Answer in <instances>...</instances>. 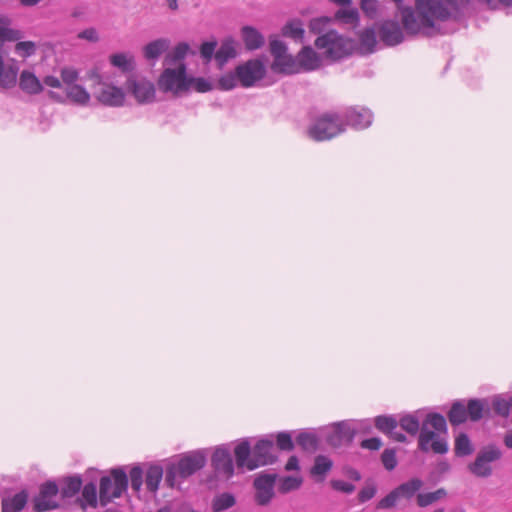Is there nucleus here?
I'll return each instance as SVG.
<instances>
[{
  "mask_svg": "<svg viewBox=\"0 0 512 512\" xmlns=\"http://www.w3.org/2000/svg\"><path fill=\"white\" fill-rule=\"evenodd\" d=\"M59 493V487L53 480L42 483L39 493L33 498V508L36 512H45L59 507L55 497Z\"/></svg>",
  "mask_w": 512,
  "mask_h": 512,
  "instance_id": "nucleus-13",
  "label": "nucleus"
},
{
  "mask_svg": "<svg viewBox=\"0 0 512 512\" xmlns=\"http://www.w3.org/2000/svg\"><path fill=\"white\" fill-rule=\"evenodd\" d=\"M474 452V445L465 432H460L454 440V453L457 457H466Z\"/></svg>",
  "mask_w": 512,
  "mask_h": 512,
  "instance_id": "nucleus-32",
  "label": "nucleus"
},
{
  "mask_svg": "<svg viewBox=\"0 0 512 512\" xmlns=\"http://www.w3.org/2000/svg\"><path fill=\"white\" fill-rule=\"evenodd\" d=\"M111 65L118 68L122 73H130L135 69V59L128 53H115L109 57Z\"/></svg>",
  "mask_w": 512,
  "mask_h": 512,
  "instance_id": "nucleus-28",
  "label": "nucleus"
},
{
  "mask_svg": "<svg viewBox=\"0 0 512 512\" xmlns=\"http://www.w3.org/2000/svg\"><path fill=\"white\" fill-rule=\"evenodd\" d=\"M345 130L351 127L356 130H363L371 126L373 113L363 106H349L341 113Z\"/></svg>",
  "mask_w": 512,
  "mask_h": 512,
  "instance_id": "nucleus-12",
  "label": "nucleus"
},
{
  "mask_svg": "<svg viewBox=\"0 0 512 512\" xmlns=\"http://www.w3.org/2000/svg\"><path fill=\"white\" fill-rule=\"evenodd\" d=\"M239 81L237 72H228L222 75L218 80V88L223 91H229L237 86Z\"/></svg>",
  "mask_w": 512,
  "mask_h": 512,
  "instance_id": "nucleus-50",
  "label": "nucleus"
},
{
  "mask_svg": "<svg viewBox=\"0 0 512 512\" xmlns=\"http://www.w3.org/2000/svg\"><path fill=\"white\" fill-rule=\"evenodd\" d=\"M143 475H144L143 469L139 464L131 467V469L129 471L128 479L131 483V488L135 492H140V490H141V487L143 485Z\"/></svg>",
  "mask_w": 512,
  "mask_h": 512,
  "instance_id": "nucleus-47",
  "label": "nucleus"
},
{
  "mask_svg": "<svg viewBox=\"0 0 512 512\" xmlns=\"http://www.w3.org/2000/svg\"><path fill=\"white\" fill-rule=\"evenodd\" d=\"M240 35L247 51H255L261 49L265 44L264 35L253 26H243L240 29Z\"/></svg>",
  "mask_w": 512,
  "mask_h": 512,
  "instance_id": "nucleus-19",
  "label": "nucleus"
},
{
  "mask_svg": "<svg viewBox=\"0 0 512 512\" xmlns=\"http://www.w3.org/2000/svg\"><path fill=\"white\" fill-rule=\"evenodd\" d=\"M296 443L306 452H315L319 447L317 435L311 432H300L296 437Z\"/></svg>",
  "mask_w": 512,
  "mask_h": 512,
  "instance_id": "nucleus-34",
  "label": "nucleus"
},
{
  "mask_svg": "<svg viewBox=\"0 0 512 512\" xmlns=\"http://www.w3.org/2000/svg\"><path fill=\"white\" fill-rule=\"evenodd\" d=\"M492 407L496 415L507 418L512 412V395H495L492 398Z\"/></svg>",
  "mask_w": 512,
  "mask_h": 512,
  "instance_id": "nucleus-31",
  "label": "nucleus"
},
{
  "mask_svg": "<svg viewBox=\"0 0 512 512\" xmlns=\"http://www.w3.org/2000/svg\"><path fill=\"white\" fill-rule=\"evenodd\" d=\"M216 46H217V42L216 41H206V42H203L201 44V46H200L201 57L205 61L210 62L211 59L213 58V56L215 57Z\"/></svg>",
  "mask_w": 512,
  "mask_h": 512,
  "instance_id": "nucleus-56",
  "label": "nucleus"
},
{
  "mask_svg": "<svg viewBox=\"0 0 512 512\" xmlns=\"http://www.w3.org/2000/svg\"><path fill=\"white\" fill-rule=\"evenodd\" d=\"M62 82L68 86L76 85V81L79 77L78 71L71 67H64L61 69Z\"/></svg>",
  "mask_w": 512,
  "mask_h": 512,
  "instance_id": "nucleus-57",
  "label": "nucleus"
},
{
  "mask_svg": "<svg viewBox=\"0 0 512 512\" xmlns=\"http://www.w3.org/2000/svg\"><path fill=\"white\" fill-rule=\"evenodd\" d=\"M359 41L361 46L366 50L367 53L374 52L377 45V36L375 28H365L359 35Z\"/></svg>",
  "mask_w": 512,
  "mask_h": 512,
  "instance_id": "nucleus-39",
  "label": "nucleus"
},
{
  "mask_svg": "<svg viewBox=\"0 0 512 512\" xmlns=\"http://www.w3.org/2000/svg\"><path fill=\"white\" fill-rule=\"evenodd\" d=\"M81 507L86 508V506H90L92 508H96L98 505L97 498V488L94 482H89L84 485L81 493Z\"/></svg>",
  "mask_w": 512,
  "mask_h": 512,
  "instance_id": "nucleus-35",
  "label": "nucleus"
},
{
  "mask_svg": "<svg viewBox=\"0 0 512 512\" xmlns=\"http://www.w3.org/2000/svg\"><path fill=\"white\" fill-rule=\"evenodd\" d=\"M19 87L23 92L29 95H36L43 91L42 83L36 75L29 70H23L21 72L19 77Z\"/></svg>",
  "mask_w": 512,
  "mask_h": 512,
  "instance_id": "nucleus-21",
  "label": "nucleus"
},
{
  "mask_svg": "<svg viewBox=\"0 0 512 512\" xmlns=\"http://www.w3.org/2000/svg\"><path fill=\"white\" fill-rule=\"evenodd\" d=\"M377 492L374 484L364 486L358 493V500L360 503H365L371 500Z\"/></svg>",
  "mask_w": 512,
  "mask_h": 512,
  "instance_id": "nucleus-59",
  "label": "nucleus"
},
{
  "mask_svg": "<svg viewBox=\"0 0 512 512\" xmlns=\"http://www.w3.org/2000/svg\"><path fill=\"white\" fill-rule=\"evenodd\" d=\"M465 406H466V412L468 415V419L472 422L480 421L484 416V412L489 410L486 407L487 406L486 399H478V398L469 399L467 401V404H465Z\"/></svg>",
  "mask_w": 512,
  "mask_h": 512,
  "instance_id": "nucleus-26",
  "label": "nucleus"
},
{
  "mask_svg": "<svg viewBox=\"0 0 512 512\" xmlns=\"http://www.w3.org/2000/svg\"><path fill=\"white\" fill-rule=\"evenodd\" d=\"M502 450L494 443L482 447L475 460L468 465V470L478 478H488L493 473L491 463L501 460Z\"/></svg>",
  "mask_w": 512,
  "mask_h": 512,
  "instance_id": "nucleus-6",
  "label": "nucleus"
},
{
  "mask_svg": "<svg viewBox=\"0 0 512 512\" xmlns=\"http://www.w3.org/2000/svg\"><path fill=\"white\" fill-rule=\"evenodd\" d=\"M332 19L327 16L316 17L309 22V31L315 35L324 34L327 26L331 23Z\"/></svg>",
  "mask_w": 512,
  "mask_h": 512,
  "instance_id": "nucleus-48",
  "label": "nucleus"
},
{
  "mask_svg": "<svg viewBox=\"0 0 512 512\" xmlns=\"http://www.w3.org/2000/svg\"><path fill=\"white\" fill-rule=\"evenodd\" d=\"M423 481L420 478H412L390 491L377 503V509H391L396 506L401 498L410 500L422 488Z\"/></svg>",
  "mask_w": 512,
  "mask_h": 512,
  "instance_id": "nucleus-8",
  "label": "nucleus"
},
{
  "mask_svg": "<svg viewBox=\"0 0 512 512\" xmlns=\"http://www.w3.org/2000/svg\"><path fill=\"white\" fill-rule=\"evenodd\" d=\"M276 438V450L281 451H292L295 447V444L292 439V435L290 432L283 431L279 432L275 436Z\"/></svg>",
  "mask_w": 512,
  "mask_h": 512,
  "instance_id": "nucleus-49",
  "label": "nucleus"
},
{
  "mask_svg": "<svg viewBox=\"0 0 512 512\" xmlns=\"http://www.w3.org/2000/svg\"><path fill=\"white\" fill-rule=\"evenodd\" d=\"M331 487L335 491H339L345 494H351L355 491V485L343 480H331Z\"/></svg>",
  "mask_w": 512,
  "mask_h": 512,
  "instance_id": "nucleus-58",
  "label": "nucleus"
},
{
  "mask_svg": "<svg viewBox=\"0 0 512 512\" xmlns=\"http://www.w3.org/2000/svg\"><path fill=\"white\" fill-rule=\"evenodd\" d=\"M77 37L79 39L87 40L92 43H96L99 41L98 32L93 27L82 30L81 32L78 33Z\"/></svg>",
  "mask_w": 512,
  "mask_h": 512,
  "instance_id": "nucleus-62",
  "label": "nucleus"
},
{
  "mask_svg": "<svg viewBox=\"0 0 512 512\" xmlns=\"http://www.w3.org/2000/svg\"><path fill=\"white\" fill-rule=\"evenodd\" d=\"M358 428L350 420H343L332 424L322 431L324 441L331 447L339 448L350 445Z\"/></svg>",
  "mask_w": 512,
  "mask_h": 512,
  "instance_id": "nucleus-7",
  "label": "nucleus"
},
{
  "mask_svg": "<svg viewBox=\"0 0 512 512\" xmlns=\"http://www.w3.org/2000/svg\"><path fill=\"white\" fill-rule=\"evenodd\" d=\"M310 121L307 136L316 142L331 140L345 132L341 113L336 111H326L310 116Z\"/></svg>",
  "mask_w": 512,
  "mask_h": 512,
  "instance_id": "nucleus-2",
  "label": "nucleus"
},
{
  "mask_svg": "<svg viewBox=\"0 0 512 512\" xmlns=\"http://www.w3.org/2000/svg\"><path fill=\"white\" fill-rule=\"evenodd\" d=\"M36 49V44L33 41H19L15 45V52L23 58H28L34 55Z\"/></svg>",
  "mask_w": 512,
  "mask_h": 512,
  "instance_id": "nucleus-52",
  "label": "nucleus"
},
{
  "mask_svg": "<svg viewBox=\"0 0 512 512\" xmlns=\"http://www.w3.org/2000/svg\"><path fill=\"white\" fill-rule=\"evenodd\" d=\"M381 42L389 47L401 44L407 35L403 24L397 20H383L377 27Z\"/></svg>",
  "mask_w": 512,
  "mask_h": 512,
  "instance_id": "nucleus-15",
  "label": "nucleus"
},
{
  "mask_svg": "<svg viewBox=\"0 0 512 512\" xmlns=\"http://www.w3.org/2000/svg\"><path fill=\"white\" fill-rule=\"evenodd\" d=\"M163 477V468L158 464H151L145 473V484L149 492L155 493Z\"/></svg>",
  "mask_w": 512,
  "mask_h": 512,
  "instance_id": "nucleus-29",
  "label": "nucleus"
},
{
  "mask_svg": "<svg viewBox=\"0 0 512 512\" xmlns=\"http://www.w3.org/2000/svg\"><path fill=\"white\" fill-rule=\"evenodd\" d=\"M299 64L306 70H314L319 66L320 58L311 46H304L297 55Z\"/></svg>",
  "mask_w": 512,
  "mask_h": 512,
  "instance_id": "nucleus-30",
  "label": "nucleus"
},
{
  "mask_svg": "<svg viewBox=\"0 0 512 512\" xmlns=\"http://www.w3.org/2000/svg\"><path fill=\"white\" fill-rule=\"evenodd\" d=\"M28 492L23 489L20 492L16 493L12 497H5L1 502V512H20L22 511L28 501Z\"/></svg>",
  "mask_w": 512,
  "mask_h": 512,
  "instance_id": "nucleus-23",
  "label": "nucleus"
},
{
  "mask_svg": "<svg viewBox=\"0 0 512 512\" xmlns=\"http://www.w3.org/2000/svg\"><path fill=\"white\" fill-rule=\"evenodd\" d=\"M61 487L59 492L63 499H68L74 497L78 494L82 488V478L80 475H73L64 477L60 481Z\"/></svg>",
  "mask_w": 512,
  "mask_h": 512,
  "instance_id": "nucleus-24",
  "label": "nucleus"
},
{
  "mask_svg": "<svg viewBox=\"0 0 512 512\" xmlns=\"http://www.w3.org/2000/svg\"><path fill=\"white\" fill-rule=\"evenodd\" d=\"M334 19L344 24L357 26L359 24L360 15L356 8L339 9L335 13Z\"/></svg>",
  "mask_w": 512,
  "mask_h": 512,
  "instance_id": "nucleus-42",
  "label": "nucleus"
},
{
  "mask_svg": "<svg viewBox=\"0 0 512 512\" xmlns=\"http://www.w3.org/2000/svg\"><path fill=\"white\" fill-rule=\"evenodd\" d=\"M18 73V64L14 61L12 64L5 66L4 60L0 55V88L11 89L15 87Z\"/></svg>",
  "mask_w": 512,
  "mask_h": 512,
  "instance_id": "nucleus-20",
  "label": "nucleus"
},
{
  "mask_svg": "<svg viewBox=\"0 0 512 512\" xmlns=\"http://www.w3.org/2000/svg\"><path fill=\"white\" fill-rule=\"evenodd\" d=\"M211 465L219 476L230 478L234 474V465L229 450L225 447H218L211 457Z\"/></svg>",
  "mask_w": 512,
  "mask_h": 512,
  "instance_id": "nucleus-17",
  "label": "nucleus"
},
{
  "mask_svg": "<svg viewBox=\"0 0 512 512\" xmlns=\"http://www.w3.org/2000/svg\"><path fill=\"white\" fill-rule=\"evenodd\" d=\"M0 33L3 36V41H18L23 38V32L21 30L2 27Z\"/></svg>",
  "mask_w": 512,
  "mask_h": 512,
  "instance_id": "nucleus-60",
  "label": "nucleus"
},
{
  "mask_svg": "<svg viewBox=\"0 0 512 512\" xmlns=\"http://www.w3.org/2000/svg\"><path fill=\"white\" fill-rule=\"evenodd\" d=\"M273 68L286 74H293L296 72V62L291 55L286 54L279 61L274 60Z\"/></svg>",
  "mask_w": 512,
  "mask_h": 512,
  "instance_id": "nucleus-46",
  "label": "nucleus"
},
{
  "mask_svg": "<svg viewBox=\"0 0 512 512\" xmlns=\"http://www.w3.org/2000/svg\"><path fill=\"white\" fill-rule=\"evenodd\" d=\"M95 98L103 105L120 107L125 101V92L122 88L112 84H103L93 91Z\"/></svg>",
  "mask_w": 512,
  "mask_h": 512,
  "instance_id": "nucleus-16",
  "label": "nucleus"
},
{
  "mask_svg": "<svg viewBox=\"0 0 512 512\" xmlns=\"http://www.w3.org/2000/svg\"><path fill=\"white\" fill-rule=\"evenodd\" d=\"M234 456L237 467L249 471L276 463L278 455L273 435L259 439L253 447L248 439H242L234 448Z\"/></svg>",
  "mask_w": 512,
  "mask_h": 512,
  "instance_id": "nucleus-1",
  "label": "nucleus"
},
{
  "mask_svg": "<svg viewBox=\"0 0 512 512\" xmlns=\"http://www.w3.org/2000/svg\"><path fill=\"white\" fill-rule=\"evenodd\" d=\"M158 86L162 91L174 94L188 90L190 80L186 76V66L181 64L177 69H165L159 77Z\"/></svg>",
  "mask_w": 512,
  "mask_h": 512,
  "instance_id": "nucleus-10",
  "label": "nucleus"
},
{
  "mask_svg": "<svg viewBox=\"0 0 512 512\" xmlns=\"http://www.w3.org/2000/svg\"><path fill=\"white\" fill-rule=\"evenodd\" d=\"M206 464V455L200 451L190 452L179 459L176 463H171L166 467L165 483L173 488L176 482H181L197 471L201 470Z\"/></svg>",
  "mask_w": 512,
  "mask_h": 512,
  "instance_id": "nucleus-3",
  "label": "nucleus"
},
{
  "mask_svg": "<svg viewBox=\"0 0 512 512\" xmlns=\"http://www.w3.org/2000/svg\"><path fill=\"white\" fill-rule=\"evenodd\" d=\"M428 425L422 422L420 430L418 432V448L422 452H428L430 450L429 444L437 437L435 431L429 430Z\"/></svg>",
  "mask_w": 512,
  "mask_h": 512,
  "instance_id": "nucleus-41",
  "label": "nucleus"
},
{
  "mask_svg": "<svg viewBox=\"0 0 512 512\" xmlns=\"http://www.w3.org/2000/svg\"><path fill=\"white\" fill-rule=\"evenodd\" d=\"M398 425L410 436H416L420 430V420L416 414H405L398 420Z\"/></svg>",
  "mask_w": 512,
  "mask_h": 512,
  "instance_id": "nucleus-37",
  "label": "nucleus"
},
{
  "mask_svg": "<svg viewBox=\"0 0 512 512\" xmlns=\"http://www.w3.org/2000/svg\"><path fill=\"white\" fill-rule=\"evenodd\" d=\"M360 8L370 19H375L378 13V0H361Z\"/></svg>",
  "mask_w": 512,
  "mask_h": 512,
  "instance_id": "nucleus-54",
  "label": "nucleus"
},
{
  "mask_svg": "<svg viewBox=\"0 0 512 512\" xmlns=\"http://www.w3.org/2000/svg\"><path fill=\"white\" fill-rule=\"evenodd\" d=\"M190 86H193L194 90L200 93L209 92L213 89L212 83L202 77L189 78Z\"/></svg>",
  "mask_w": 512,
  "mask_h": 512,
  "instance_id": "nucleus-55",
  "label": "nucleus"
},
{
  "mask_svg": "<svg viewBox=\"0 0 512 512\" xmlns=\"http://www.w3.org/2000/svg\"><path fill=\"white\" fill-rule=\"evenodd\" d=\"M315 46L324 50L325 56L332 60H340L352 54L355 44L350 38L340 35L336 30H328L318 36Z\"/></svg>",
  "mask_w": 512,
  "mask_h": 512,
  "instance_id": "nucleus-5",
  "label": "nucleus"
},
{
  "mask_svg": "<svg viewBox=\"0 0 512 512\" xmlns=\"http://www.w3.org/2000/svg\"><path fill=\"white\" fill-rule=\"evenodd\" d=\"M425 425H430L434 428L435 431L438 432H446L447 431V422L445 417L440 413H428L426 418L423 420Z\"/></svg>",
  "mask_w": 512,
  "mask_h": 512,
  "instance_id": "nucleus-44",
  "label": "nucleus"
},
{
  "mask_svg": "<svg viewBox=\"0 0 512 512\" xmlns=\"http://www.w3.org/2000/svg\"><path fill=\"white\" fill-rule=\"evenodd\" d=\"M302 485V478L296 476H284L280 479L278 491L281 494H287L299 489Z\"/></svg>",
  "mask_w": 512,
  "mask_h": 512,
  "instance_id": "nucleus-43",
  "label": "nucleus"
},
{
  "mask_svg": "<svg viewBox=\"0 0 512 512\" xmlns=\"http://www.w3.org/2000/svg\"><path fill=\"white\" fill-rule=\"evenodd\" d=\"M270 52L274 57V60L279 61V59L283 58V56L287 54V45L279 39H271Z\"/></svg>",
  "mask_w": 512,
  "mask_h": 512,
  "instance_id": "nucleus-53",
  "label": "nucleus"
},
{
  "mask_svg": "<svg viewBox=\"0 0 512 512\" xmlns=\"http://www.w3.org/2000/svg\"><path fill=\"white\" fill-rule=\"evenodd\" d=\"M86 77L89 79V80H93L94 81V85H93V89H97L96 86H99L101 87L103 84H105L103 82V77L100 73V70L98 67H94L92 68L91 70H89L87 72V75Z\"/></svg>",
  "mask_w": 512,
  "mask_h": 512,
  "instance_id": "nucleus-63",
  "label": "nucleus"
},
{
  "mask_svg": "<svg viewBox=\"0 0 512 512\" xmlns=\"http://www.w3.org/2000/svg\"><path fill=\"white\" fill-rule=\"evenodd\" d=\"M170 41L166 38L153 40L143 47V54L147 60H157L169 48Z\"/></svg>",
  "mask_w": 512,
  "mask_h": 512,
  "instance_id": "nucleus-25",
  "label": "nucleus"
},
{
  "mask_svg": "<svg viewBox=\"0 0 512 512\" xmlns=\"http://www.w3.org/2000/svg\"><path fill=\"white\" fill-rule=\"evenodd\" d=\"M66 93L68 98L76 104L86 105L90 101V93L79 84L68 86Z\"/></svg>",
  "mask_w": 512,
  "mask_h": 512,
  "instance_id": "nucleus-36",
  "label": "nucleus"
},
{
  "mask_svg": "<svg viewBox=\"0 0 512 512\" xmlns=\"http://www.w3.org/2000/svg\"><path fill=\"white\" fill-rule=\"evenodd\" d=\"M333 462L325 455H318L314 459V465L311 468V474L314 476H321V480L332 469Z\"/></svg>",
  "mask_w": 512,
  "mask_h": 512,
  "instance_id": "nucleus-38",
  "label": "nucleus"
},
{
  "mask_svg": "<svg viewBox=\"0 0 512 512\" xmlns=\"http://www.w3.org/2000/svg\"><path fill=\"white\" fill-rule=\"evenodd\" d=\"M374 425L376 429L387 435L389 438L400 442L405 443L407 441V437L401 433L396 431L398 427V419L394 415H379L374 419Z\"/></svg>",
  "mask_w": 512,
  "mask_h": 512,
  "instance_id": "nucleus-18",
  "label": "nucleus"
},
{
  "mask_svg": "<svg viewBox=\"0 0 512 512\" xmlns=\"http://www.w3.org/2000/svg\"><path fill=\"white\" fill-rule=\"evenodd\" d=\"M237 56L236 42L233 37L225 38L215 53V60L222 68L230 59Z\"/></svg>",
  "mask_w": 512,
  "mask_h": 512,
  "instance_id": "nucleus-22",
  "label": "nucleus"
},
{
  "mask_svg": "<svg viewBox=\"0 0 512 512\" xmlns=\"http://www.w3.org/2000/svg\"><path fill=\"white\" fill-rule=\"evenodd\" d=\"M360 445L364 449L375 451L380 449V447L382 446V441L378 437H371L368 439H364Z\"/></svg>",
  "mask_w": 512,
  "mask_h": 512,
  "instance_id": "nucleus-64",
  "label": "nucleus"
},
{
  "mask_svg": "<svg viewBox=\"0 0 512 512\" xmlns=\"http://www.w3.org/2000/svg\"><path fill=\"white\" fill-rule=\"evenodd\" d=\"M129 486L128 474L124 466L110 469L109 475L102 476L99 483V503L102 507L120 498Z\"/></svg>",
  "mask_w": 512,
  "mask_h": 512,
  "instance_id": "nucleus-4",
  "label": "nucleus"
},
{
  "mask_svg": "<svg viewBox=\"0 0 512 512\" xmlns=\"http://www.w3.org/2000/svg\"><path fill=\"white\" fill-rule=\"evenodd\" d=\"M447 417L452 426H459L469 420L464 400L454 401L447 414Z\"/></svg>",
  "mask_w": 512,
  "mask_h": 512,
  "instance_id": "nucleus-27",
  "label": "nucleus"
},
{
  "mask_svg": "<svg viewBox=\"0 0 512 512\" xmlns=\"http://www.w3.org/2000/svg\"><path fill=\"white\" fill-rule=\"evenodd\" d=\"M381 462L386 470H394L398 464L396 450L393 448L385 449L381 454Z\"/></svg>",
  "mask_w": 512,
  "mask_h": 512,
  "instance_id": "nucleus-51",
  "label": "nucleus"
},
{
  "mask_svg": "<svg viewBox=\"0 0 512 512\" xmlns=\"http://www.w3.org/2000/svg\"><path fill=\"white\" fill-rule=\"evenodd\" d=\"M281 32L284 37H288L299 42L303 41L305 35L303 23L300 19H293L291 21H288L282 27Z\"/></svg>",
  "mask_w": 512,
  "mask_h": 512,
  "instance_id": "nucleus-33",
  "label": "nucleus"
},
{
  "mask_svg": "<svg viewBox=\"0 0 512 512\" xmlns=\"http://www.w3.org/2000/svg\"><path fill=\"white\" fill-rule=\"evenodd\" d=\"M190 51V46L187 42L178 43L172 52L166 56V61L170 64L182 61Z\"/></svg>",
  "mask_w": 512,
  "mask_h": 512,
  "instance_id": "nucleus-45",
  "label": "nucleus"
},
{
  "mask_svg": "<svg viewBox=\"0 0 512 512\" xmlns=\"http://www.w3.org/2000/svg\"><path fill=\"white\" fill-rule=\"evenodd\" d=\"M236 503V499L233 494L224 492L217 495L212 502V510L214 512H222L233 507Z\"/></svg>",
  "mask_w": 512,
  "mask_h": 512,
  "instance_id": "nucleus-40",
  "label": "nucleus"
},
{
  "mask_svg": "<svg viewBox=\"0 0 512 512\" xmlns=\"http://www.w3.org/2000/svg\"><path fill=\"white\" fill-rule=\"evenodd\" d=\"M278 478L277 473L262 471L255 475L253 480L254 501L259 506H267L275 497V484Z\"/></svg>",
  "mask_w": 512,
  "mask_h": 512,
  "instance_id": "nucleus-9",
  "label": "nucleus"
},
{
  "mask_svg": "<svg viewBox=\"0 0 512 512\" xmlns=\"http://www.w3.org/2000/svg\"><path fill=\"white\" fill-rule=\"evenodd\" d=\"M430 449L437 454H445L448 452V443L445 439L438 436L429 444Z\"/></svg>",
  "mask_w": 512,
  "mask_h": 512,
  "instance_id": "nucleus-61",
  "label": "nucleus"
},
{
  "mask_svg": "<svg viewBox=\"0 0 512 512\" xmlns=\"http://www.w3.org/2000/svg\"><path fill=\"white\" fill-rule=\"evenodd\" d=\"M125 89L140 104L151 103L155 99V86L146 78L129 76L125 83Z\"/></svg>",
  "mask_w": 512,
  "mask_h": 512,
  "instance_id": "nucleus-11",
  "label": "nucleus"
},
{
  "mask_svg": "<svg viewBox=\"0 0 512 512\" xmlns=\"http://www.w3.org/2000/svg\"><path fill=\"white\" fill-rule=\"evenodd\" d=\"M239 82L242 87H252L257 81L264 78L266 68L260 59H250L236 67Z\"/></svg>",
  "mask_w": 512,
  "mask_h": 512,
  "instance_id": "nucleus-14",
  "label": "nucleus"
}]
</instances>
